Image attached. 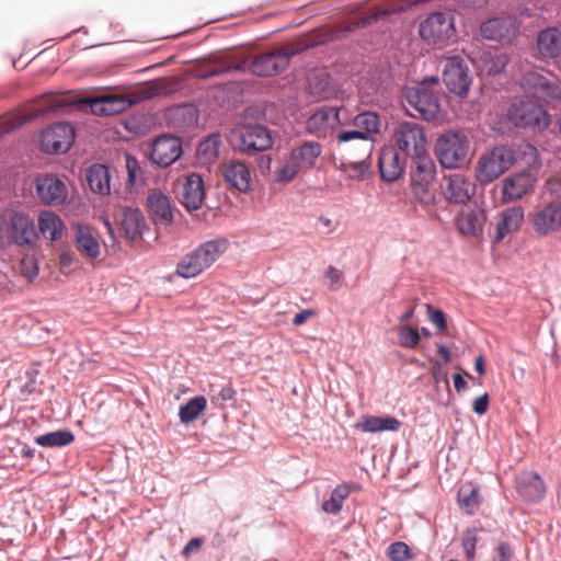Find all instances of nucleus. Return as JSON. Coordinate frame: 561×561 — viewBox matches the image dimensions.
<instances>
[{
    "mask_svg": "<svg viewBox=\"0 0 561 561\" xmlns=\"http://www.w3.org/2000/svg\"><path fill=\"white\" fill-rule=\"evenodd\" d=\"M437 77L425 78L417 87L409 88L405 91V102L415 113L414 117H421L427 122H435L442 118L440 93Z\"/></svg>",
    "mask_w": 561,
    "mask_h": 561,
    "instance_id": "f257e3e1",
    "label": "nucleus"
},
{
    "mask_svg": "<svg viewBox=\"0 0 561 561\" xmlns=\"http://www.w3.org/2000/svg\"><path fill=\"white\" fill-rule=\"evenodd\" d=\"M227 250V241L209 240L185 254L176 265V274L193 278L209 268Z\"/></svg>",
    "mask_w": 561,
    "mask_h": 561,
    "instance_id": "f03ea898",
    "label": "nucleus"
},
{
    "mask_svg": "<svg viewBox=\"0 0 561 561\" xmlns=\"http://www.w3.org/2000/svg\"><path fill=\"white\" fill-rule=\"evenodd\" d=\"M470 140L463 131L448 130L435 142V153L445 169H457L463 165L469 156Z\"/></svg>",
    "mask_w": 561,
    "mask_h": 561,
    "instance_id": "7ed1b4c3",
    "label": "nucleus"
},
{
    "mask_svg": "<svg viewBox=\"0 0 561 561\" xmlns=\"http://www.w3.org/2000/svg\"><path fill=\"white\" fill-rule=\"evenodd\" d=\"M516 161V152L510 146H496L482 154L478 162L477 179L488 184L505 173Z\"/></svg>",
    "mask_w": 561,
    "mask_h": 561,
    "instance_id": "20e7f679",
    "label": "nucleus"
},
{
    "mask_svg": "<svg viewBox=\"0 0 561 561\" xmlns=\"http://www.w3.org/2000/svg\"><path fill=\"white\" fill-rule=\"evenodd\" d=\"M507 118L516 127L523 128L543 129L550 124V115L533 100H519L512 103L507 110Z\"/></svg>",
    "mask_w": 561,
    "mask_h": 561,
    "instance_id": "39448f33",
    "label": "nucleus"
},
{
    "mask_svg": "<svg viewBox=\"0 0 561 561\" xmlns=\"http://www.w3.org/2000/svg\"><path fill=\"white\" fill-rule=\"evenodd\" d=\"M393 140L396 149L407 158L427 151L425 130L414 122L400 123L393 130Z\"/></svg>",
    "mask_w": 561,
    "mask_h": 561,
    "instance_id": "423d86ee",
    "label": "nucleus"
},
{
    "mask_svg": "<svg viewBox=\"0 0 561 561\" xmlns=\"http://www.w3.org/2000/svg\"><path fill=\"white\" fill-rule=\"evenodd\" d=\"M352 124L354 125V127H356V129L340 131L336 135V139L341 144L345 145V149L347 151L351 149L347 144L350 140H357L358 147H364L365 144H368L369 150H373L374 145L371 134L379 133V116L373 112L359 113L353 118Z\"/></svg>",
    "mask_w": 561,
    "mask_h": 561,
    "instance_id": "0eeeda50",
    "label": "nucleus"
},
{
    "mask_svg": "<svg viewBox=\"0 0 561 561\" xmlns=\"http://www.w3.org/2000/svg\"><path fill=\"white\" fill-rule=\"evenodd\" d=\"M297 51L290 46H284L272 51L263 53L251 62V71L260 77H270L284 71L290 58Z\"/></svg>",
    "mask_w": 561,
    "mask_h": 561,
    "instance_id": "6e6552de",
    "label": "nucleus"
},
{
    "mask_svg": "<svg viewBox=\"0 0 561 561\" xmlns=\"http://www.w3.org/2000/svg\"><path fill=\"white\" fill-rule=\"evenodd\" d=\"M522 84L525 90L533 92L535 96L546 102L561 99L560 82L551 73L546 76L539 70L527 71L523 76Z\"/></svg>",
    "mask_w": 561,
    "mask_h": 561,
    "instance_id": "1a4fd4ad",
    "label": "nucleus"
},
{
    "mask_svg": "<svg viewBox=\"0 0 561 561\" xmlns=\"http://www.w3.org/2000/svg\"><path fill=\"white\" fill-rule=\"evenodd\" d=\"M419 32L421 37L430 43H445L455 34L453 18L443 12H434L420 24Z\"/></svg>",
    "mask_w": 561,
    "mask_h": 561,
    "instance_id": "9d476101",
    "label": "nucleus"
},
{
    "mask_svg": "<svg viewBox=\"0 0 561 561\" xmlns=\"http://www.w3.org/2000/svg\"><path fill=\"white\" fill-rule=\"evenodd\" d=\"M75 140V129L68 123H57L41 134V147L47 153L67 152Z\"/></svg>",
    "mask_w": 561,
    "mask_h": 561,
    "instance_id": "9b49d317",
    "label": "nucleus"
},
{
    "mask_svg": "<svg viewBox=\"0 0 561 561\" xmlns=\"http://www.w3.org/2000/svg\"><path fill=\"white\" fill-rule=\"evenodd\" d=\"M443 80L451 93L466 96L471 84V77L465 60L459 57L447 58L443 70Z\"/></svg>",
    "mask_w": 561,
    "mask_h": 561,
    "instance_id": "f8f14e48",
    "label": "nucleus"
},
{
    "mask_svg": "<svg viewBox=\"0 0 561 561\" xmlns=\"http://www.w3.org/2000/svg\"><path fill=\"white\" fill-rule=\"evenodd\" d=\"M486 214L478 205H465L455 217V225L460 234L478 238L483 233Z\"/></svg>",
    "mask_w": 561,
    "mask_h": 561,
    "instance_id": "ddd939ff",
    "label": "nucleus"
},
{
    "mask_svg": "<svg viewBox=\"0 0 561 561\" xmlns=\"http://www.w3.org/2000/svg\"><path fill=\"white\" fill-rule=\"evenodd\" d=\"M273 144L268 129L260 124L244 125L239 133L238 148L245 154H253L271 148Z\"/></svg>",
    "mask_w": 561,
    "mask_h": 561,
    "instance_id": "4468645a",
    "label": "nucleus"
},
{
    "mask_svg": "<svg viewBox=\"0 0 561 561\" xmlns=\"http://www.w3.org/2000/svg\"><path fill=\"white\" fill-rule=\"evenodd\" d=\"M36 193L39 201L48 206H60L68 198L66 183L55 174H44L36 179Z\"/></svg>",
    "mask_w": 561,
    "mask_h": 561,
    "instance_id": "2eb2a0df",
    "label": "nucleus"
},
{
    "mask_svg": "<svg viewBox=\"0 0 561 561\" xmlns=\"http://www.w3.org/2000/svg\"><path fill=\"white\" fill-rule=\"evenodd\" d=\"M340 108L322 107L310 115L305 124L306 131L317 138L330 136L335 127L343 124L340 118Z\"/></svg>",
    "mask_w": 561,
    "mask_h": 561,
    "instance_id": "dca6fc26",
    "label": "nucleus"
},
{
    "mask_svg": "<svg viewBox=\"0 0 561 561\" xmlns=\"http://www.w3.org/2000/svg\"><path fill=\"white\" fill-rule=\"evenodd\" d=\"M476 193V184L465 174L455 173L444 178L442 194L451 204H466Z\"/></svg>",
    "mask_w": 561,
    "mask_h": 561,
    "instance_id": "f3484780",
    "label": "nucleus"
},
{
    "mask_svg": "<svg viewBox=\"0 0 561 561\" xmlns=\"http://www.w3.org/2000/svg\"><path fill=\"white\" fill-rule=\"evenodd\" d=\"M148 98L147 92L141 91L131 99L118 95H105L101 98L90 99V110L94 115L111 116L127 110L131 104L140 102Z\"/></svg>",
    "mask_w": 561,
    "mask_h": 561,
    "instance_id": "a211bd4d",
    "label": "nucleus"
},
{
    "mask_svg": "<svg viewBox=\"0 0 561 561\" xmlns=\"http://www.w3.org/2000/svg\"><path fill=\"white\" fill-rule=\"evenodd\" d=\"M530 221L535 232L548 236L561 229V202L553 201L534 213Z\"/></svg>",
    "mask_w": 561,
    "mask_h": 561,
    "instance_id": "6ab92c4d",
    "label": "nucleus"
},
{
    "mask_svg": "<svg viewBox=\"0 0 561 561\" xmlns=\"http://www.w3.org/2000/svg\"><path fill=\"white\" fill-rule=\"evenodd\" d=\"M56 107L57 105L51 103L46 105L39 104L30 108H24L21 111H14L4 114L0 117V137H2L4 134L14 130L15 128L22 126L27 122H32L39 116H43L49 112L55 111Z\"/></svg>",
    "mask_w": 561,
    "mask_h": 561,
    "instance_id": "aec40b11",
    "label": "nucleus"
},
{
    "mask_svg": "<svg viewBox=\"0 0 561 561\" xmlns=\"http://www.w3.org/2000/svg\"><path fill=\"white\" fill-rule=\"evenodd\" d=\"M373 150H369V145L365 144L364 147H358V153L354 159H346L341 161L337 170L344 175L345 179L364 181L371 174V157Z\"/></svg>",
    "mask_w": 561,
    "mask_h": 561,
    "instance_id": "412c9836",
    "label": "nucleus"
},
{
    "mask_svg": "<svg viewBox=\"0 0 561 561\" xmlns=\"http://www.w3.org/2000/svg\"><path fill=\"white\" fill-rule=\"evenodd\" d=\"M181 154L182 142L180 138L163 135L153 141L150 151V160L160 167H169L176 161Z\"/></svg>",
    "mask_w": 561,
    "mask_h": 561,
    "instance_id": "4be33fe9",
    "label": "nucleus"
},
{
    "mask_svg": "<svg viewBox=\"0 0 561 561\" xmlns=\"http://www.w3.org/2000/svg\"><path fill=\"white\" fill-rule=\"evenodd\" d=\"M220 173L230 188L247 193L252 186V176L249 167L238 160H229L221 164Z\"/></svg>",
    "mask_w": 561,
    "mask_h": 561,
    "instance_id": "5701e85b",
    "label": "nucleus"
},
{
    "mask_svg": "<svg viewBox=\"0 0 561 561\" xmlns=\"http://www.w3.org/2000/svg\"><path fill=\"white\" fill-rule=\"evenodd\" d=\"M178 185V194L185 208L188 210L201 208L205 197L204 182L201 175L196 173L188 174L182 181H179Z\"/></svg>",
    "mask_w": 561,
    "mask_h": 561,
    "instance_id": "b1692460",
    "label": "nucleus"
},
{
    "mask_svg": "<svg viewBox=\"0 0 561 561\" xmlns=\"http://www.w3.org/2000/svg\"><path fill=\"white\" fill-rule=\"evenodd\" d=\"M535 183L536 178L529 171H523L506 178L502 183V201L510 203L520 199L534 190Z\"/></svg>",
    "mask_w": 561,
    "mask_h": 561,
    "instance_id": "393cba45",
    "label": "nucleus"
},
{
    "mask_svg": "<svg viewBox=\"0 0 561 561\" xmlns=\"http://www.w3.org/2000/svg\"><path fill=\"white\" fill-rule=\"evenodd\" d=\"M480 31L485 39L511 42L517 35L518 26L512 16L494 18L484 22Z\"/></svg>",
    "mask_w": 561,
    "mask_h": 561,
    "instance_id": "a878e982",
    "label": "nucleus"
},
{
    "mask_svg": "<svg viewBox=\"0 0 561 561\" xmlns=\"http://www.w3.org/2000/svg\"><path fill=\"white\" fill-rule=\"evenodd\" d=\"M516 490L519 496L528 503H538L546 495V484L542 478L534 471H524L516 478Z\"/></svg>",
    "mask_w": 561,
    "mask_h": 561,
    "instance_id": "bb28decb",
    "label": "nucleus"
},
{
    "mask_svg": "<svg viewBox=\"0 0 561 561\" xmlns=\"http://www.w3.org/2000/svg\"><path fill=\"white\" fill-rule=\"evenodd\" d=\"M407 157L394 148H388L381 151L379 156L380 175L388 182H393L400 178L405 168Z\"/></svg>",
    "mask_w": 561,
    "mask_h": 561,
    "instance_id": "cd10ccee",
    "label": "nucleus"
},
{
    "mask_svg": "<svg viewBox=\"0 0 561 561\" xmlns=\"http://www.w3.org/2000/svg\"><path fill=\"white\" fill-rule=\"evenodd\" d=\"M525 217V210L522 206H513L504 209L499 217L494 241L501 242L507 234L520 229Z\"/></svg>",
    "mask_w": 561,
    "mask_h": 561,
    "instance_id": "c85d7f7f",
    "label": "nucleus"
},
{
    "mask_svg": "<svg viewBox=\"0 0 561 561\" xmlns=\"http://www.w3.org/2000/svg\"><path fill=\"white\" fill-rule=\"evenodd\" d=\"M321 153L322 146L317 141L309 140L295 147L290 152V158L301 172H307L316 167Z\"/></svg>",
    "mask_w": 561,
    "mask_h": 561,
    "instance_id": "c756f323",
    "label": "nucleus"
},
{
    "mask_svg": "<svg viewBox=\"0 0 561 561\" xmlns=\"http://www.w3.org/2000/svg\"><path fill=\"white\" fill-rule=\"evenodd\" d=\"M10 237L19 245H30L36 239L32 219L23 214H14L10 221Z\"/></svg>",
    "mask_w": 561,
    "mask_h": 561,
    "instance_id": "7c9ffc66",
    "label": "nucleus"
},
{
    "mask_svg": "<svg viewBox=\"0 0 561 561\" xmlns=\"http://www.w3.org/2000/svg\"><path fill=\"white\" fill-rule=\"evenodd\" d=\"M537 49L542 58L561 57V30L548 27L541 31L537 36Z\"/></svg>",
    "mask_w": 561,
    "mask_h": 561,
    "instance_id": "2f4dec72",
    "label": "nucleus"
},
{
    "mask_svg": "<svg viewBox=\"0 0 561 561\" xmlns=\"http://www.w3.org/2000/svg\"><path fill=\"white\" fill-rule=\"evenodd\" d=\"M119 224L125 237L129 240L140 239L147 227L144 215L136 208H124Z\"/></svg>",
    "mask_w": 561,
    "mask_h": 561,
    "instance_id": "473e14b6",
    "label": "nucleus"
},
{
    "mask_svg": "<svg viewBox=\"0 0 561 561\" xmlns=\"http://www.w3.org/2000/svg\"><path fill=\"white\" fill-rule=\"evenodd\" d=\"M355 427L365 433H378L383 431L398 432L401 427V422L390 415H363Z\"/></svg>",
    "mask_w": 561,
    "mask_h": 561,
    "instance_id": "72a5a7b5",
    "label": "nucleus"
},
{
    "mask_svg": "<svg viewBox=\"0 0 561 561\" xmlns=\"http://www.w3.org/2000/svg\"><path fill=\"white\" fill-rule=\"evenodd\" d=\"M431 182L412 183V195L414 201L426 211L433 220H440V216L435 209L437 197L435 192L430 188Z\"/></svg>",
    "mask_w": 561,
    "mask_h": 561,
    "instance_id": "f704fd0d",
    "label": "nucleus"
},
{
    "mask_svg": "<svg viewBox=\"0 0 561 561\" xmlns=\"http://www.w3.org/2000/svg\"><path fill=\"white\" fill-rule=\"evenodd\" d=\"M147 204L157 224L170 225L172 222L173 213L168 196L159 191H152L148 195Z\"/></svg>",
    "mask_w": 561,
    "mask_h": 561,
    "instance_id": "c9c22d12",
    "label": "nucleus"
},
{
    "mask_svg": "<svg viewBox=\"0 0 561 561\" xmlns=\"http://www.w3.org/2000/svg\"><path fill=\"white\" fill-rule=\"evenodd\" d=\"M38 229L44 238L57 241L62 238L65 224L57 214L44 210L38 216Z\"/></svg>",
    "mask_w": 561,
    "mask_h": 561,
    "instance_id": "e433bc0d",
    "label": "nucleus"
},
{
    "mask_svg": "<svg viewBox=\"0 0 561 561\" xmlns=\"http://www.w3.org/2000/svg\"><path fill=\"white\" fill-rule=\"evenodd\" d=\"M412 169L411 180L412 183L416 182H432L435 175V164L427 151L419 156L411 157Z\"/></svg>",
    "mask_w": 561,
    "mask_h": 561,
    "instance_id": "4c0bfd02",
    "label": "nucleus"
},
{
    "mask_svg": "<svg viewBox=\"0 0 561 561\" xmlns=\"http://www.w3.org/2000/svg\"><path fill=\"white\" fill-rule=\"evenodd\" d=\"M76 244L78 250L90 259H96L100 254V243L88 226L76 227Z\"/></svg>",
    "mask_w": 561,
    "mask_h": 561,
    "instance_id": "58836bf2",
    "label": "nucleus"
},
{
    "mask_svg": "<svg viewBox=\"0 0 561 561\" xmlns=\"http://www.w3.org/2000/svg\"><path fill=\"white\" fill-rule=\"evenodd\" d=\"M170 123L174 128L186 130L198 123V111L192 104H185L171 111Z\"/></svg>",
    "mask_w": 561,
    "mask_h": 561,
    "instance_id": "ea45409f",
    "label": "nucleus"
},
{
    "mask_svg": "<svg viewBox=\"0 0 561 561\" xmlns=\"http://www.w3.org/2000/svg\"><path fill=\"white\" fill-rule=\"evenodd\" d=\"M87 181L94 193L106 195L111 191L108 169L103 164H93L88 168Z\"/></svg>",
    "mask_w": 561,
    "mask_h": 561,
    "instance_id": "a19ab883",
    "label": "nucleus"
},
{
    "mask_svg": "<svg viewBox=\"0 0 561 561\" xmlns=\"http://www.w3.org/2000/svg\"><path fill=\"white\" fill-rule=\"evenodd\" d=\"M458 503L467 514H473L481 503L479 488L472 482L463 483L458 490Z\"/></svg>",
    "mask_w": 561,
    "mask_h": 561,
    "instance_id": "79ce46f5",
    "label": "nucleus"
},
{
    "mask_svg": "<svg viewBox=\"0 0 561 561\" xmlns=\"http://www.w3.org/2000/svg\"><path fill=\"white\" fill-rule=\"evenodd\" d=\"M221 147V139L218 134L209 135L205 140H203L197 148V158L204 163L208 164L214 162L218 156Z\"/></svg>",
    "mask_w": 561,
    "mask_h": 561,
    "instance_id": "37998d69",
    "label": "nucleus"
},
{
    "mask_svg": "<svg viewBox=\"0 0 561 561\" xmlns=\"http://www.w3.org/2000/svg\"><path fill=\"white\" fill-rule=\"evenodd\" d=\"M351 488L347 483H341L332 491L330 499L322 503V511L327 514H337L343 502L350 496Z\"/></svg>",
    "mask_w": 561,
    "mask_h": 561,
    "instance_id": "c03bdc74",
    "label": "nucleus"
},
{
    "mask_svg": "<svg viewBox=\"0 0 561 561\" xmlns=\"http://www.w3.org/2000/svg\"><path fill=\"white\" fill-rule=\"evenodd\" d=\"M73 439L70 431H56L37 436L35 442L43 447H62L71 444Z\"/></svg>",
    "mask_w": 561,
    "mask_h": 561,
    "instance_id": "a18cd8bd",
    "label": "nucleus"
},
{
    "mask_svg": "<svg viewBox=\"0 0 561 561\" xmlns=\"http://www.w3.org/2000/svg\"><path fill=\"white\" fill-rule=\"evenodd\" d=\"M206 408V399L198 396L188 400L186 404L181 407L179 416L182 423H191L196 420Z\"/></svg>",
    "mask_w": 561,
    "mask_h": 561,
    "instance_id": "49530a36",
    "label": "nucleus"
},
{
    "mask_svg": "<svg viewBox=\"0 0 561 561\" xmlns=\"http://www.w3.org/2000/svg\"><path fill=\"white\" fill-rule=\"evenodd\" d=\"M125 168L127 171V186L133 188L137 185V183L142 181V170L140 168L139 161L128 153L125 154Z\"/></svg>",
    "mask_w": 561,
    "mask_h": 561,
    "instance_id": "de8ad7c7",
    "label": "nucleus"
},
{
    "mask_svg": "<svg viewBox=\"0 0 561 561\" xmlns=\"http://www.w3.org/2000/svg\"><path fill=\"white\" fill-rule=\"evenodd\" d=\"M377 19H378V14L376 13L373 15L362 18L357 21L350 22L348 24L343 25V26H336L332 32L331 38L332 39H341L342 38V36L340 35L341 33H351L359 27H366V26L370 25Z\"/></svg>",
    "mask_w": 561,
    "mask_h": 561,
    "instance_id": "09e8293b",
    "label": "nucleus"
},
{
    "mask_svg": "<svg viewBox=\"0 0 561 561\" xmlns=\"http://www.w3.org/2000/svg\"><path fill=\"white\" fill-rule=\"evenodd\" d=\"M299 172L301 171L296 167L295 162L291 161V158H289V161L282 163L275 169L274 180L279 183H288L293 181Z\"/></svg>",
    "mask_w": 561,
    "mask_h": 561,
    "instance_id": "8fccbe9b",
    "label": "nucleus"
},
{
    "mask_svg": "<svg viewBox=\"0 0 561 561\" xmlns=\"http://www.w3.org/2000/svg\"><path fill=\"white\" fill-rule=\"evenodd\" d=\"M387 557L391 561H408L412 559V553L410 547L405 542L397 541L387 548Z\"/></svg>",
    "mask_w": 561,
    "mask_h": 561,
    "instance_id": "3c124183",
    "label": "nucleus"
},
{
    "mask_svg": "<svg viewBox=\"0 0 561 561\" xmlns=\"http://www.w3.org/2000/svg\"><path fill=\"white\" fill-rule=\"evenodd\" d=\"M398 337L400 345L407 348H414L420 343V334L417 330L403 325L398 329Z\"/></svg>",
    "mask_w": 561,
    "mask_h": 561,
    "instance_id": "603ef678",
    "label": "nucleus"
},
{
    "mask_svg": "<svg viewBox=\"0 0 561 561\" xmlns=\"http://www.w3.org/2000/svg\"><path fill=\"white\" fill-rule=\"evenodd\" d=\"M462 547L465 550V557L467 561H474L476 558V545L478 542V536L476 529H468L462 535Z\"/></svg>",
    "mask_w": 561,
    "mask_h": 561,
    "instance_id": "864d4df0",
    "label": "nucleus"
},
{
    "mask_svg": "<svg viewBox=\"0 0 561 561\" xmlns=\"http://www.w3.org/2000/svg\"><path fill=\"white\" fill-rule=\"evenodd\" d=\"M20 272L23 277L32 282L38 274V266L34 257H24L20 263Z\"/></svg>",
    "mask_w": 561,
    "mask_h": 561,
    "instance_id": "5fc2aeb1",
    "label": "nucleus"
},
{
    "mask_svg": "<svg viewBox=\"0 0 561 561\" xmlns=\"http://www.w3.org/2000/svg\"><path fill=\"white\" fill-rule=\"evenodd\" d=\"M518 152L525 158V162L528 165H540L537 148L528 142L522 144L518 147Z\"/></svg>",
    "mask_w": 561,
    "mask_h": 561,
    "instance_id": "6e6d98bb",
    "label": "nucleus"
},
{
    "mask_svg": "<svg viewBox=\"0 0 561 561\" xmlns=\"http://www.w3.org/2000/svg\"><path fill=\"white\" fill-rule=\"evenodd\" d=\"M427 314L430 321L437 327L439 331H444L447 328L445 313L439 309H434L431 306H427Z\"/></svg>",
    "mask_w": 561,
    "mask_h": 561,
    "instance_id": "4d7b16f0",
    "label": "nucleus"
},
{
    "mask_svg": "<svg viewBox=\"0 0 561 561\" xmlns=\"http://www.w3.org/2000/svg\"><path fill=\"white\" fill-rule=\"evenodd\" d=\"M242 68H243V65H241V64L230 65V66H227V67H224V66H220V65H213V66H209L207 68L206 73L204 75V77H216V76L222 75L225 72H230V71H233V70H241Z\"/></svg>",
    "mask_w": 561,
    "mask_h": 561,
    "instance_id": "13d9d810",
    "label": "nucleus"
},
{
    "mask_svg": "<svg viewBox=\"0 0 561 561\" xmlns=\"http://www.w3.org/2000/svg\"><path fill=\"white\" fill-rule=\"evenodd\" d=\"M488 408H489V396H488V393H484V394L478 397L473 401L472 409L479 415L484 414L488 411Z\"/></svg>",
    "mask_w": 561,
    "mask_h": 561,
    "instance_id": "bf43d9fd",
    "label": "nucleus"
},
{
    "mask_svg": "<svg viewBox=\"0 0 561 561\" xmlns=\"http://www.w3.org/2000/svg\"><path fill=\"white\" fill-rule=\"evenodd\" d=\"M336 144H337L340 151L345 156L346 159H354L355 156H357V153H358V141L357 140H350L347 142L351 148L348 151L345 149V145L341 144L337 139H336Z\"/></svg>",
    "mask_w": 561,
    "mask_h": 561,
    "instance_id": "052dcab7",
    "label": "nucleus"
},
{
    "mask_svg": "<svg viewBox=\"0 0 561 561\" xmlns=\"http://www.w3.org/2000/svg\"><path fill=\"white\" fill-rule=\"evenodd\" d=\"M506 66V57L502 54L495 55V62L493 66L488 68L489 75H497L501 73Z\"/></svg>",
    "mask_w": 561,
    "mask_h": 561,
    "instance_id": "680f3d73",
    "label": "nucleus"
},
{
    "mask_svg": "<svg viewBox=\"0 0 561 561\" xmlns=\"http://www.w3.org/2000/svg\"><path fill=\"white\" fill-rule=\"evenodd\" d=\"M203 546L202 538H192L183 548V556L190 557L192 553L197 552Z\"/></svg>",
    "mask_w": 561,
    "mask_h": 561,
    "instance_id": "e2e57ef3",
    "label": "nucleus"
},
{
    "mask_svg": "<svg viewBox=\"0 0 561 561\" xmlns=\"http://www.w3.org/2000/svg\"><path fill=\"white\" fill-rule=\"evenodd\" d=\"M513 557V550L508 543L502 542L497 547V560L499 561H511Z\"/></svg>",
    "mask_w": 561,
    "mask_h": 561,
    "instance_id": "0e129e2a",
    "label": "nucleus"
},
{
    "mask_svg": "<svg viewBox=\"0 0 561 561\" xmlns=\"http://www.w3.org/2000/svg\"><path fill=\"white\" fill-rule=\"evenodd\" d=\"M316 316V311L312 310V309H305L300 312H298L294 319H293V323L295 325H301L304 324L309 318Z\"/></svg>",
    "mask_w": 561,
    "mask_h": 561,
    "instance_id": "69168bd1",
    "label": "nucleus"
},
{
    "mask_svg": "<svg viewBox=\"0 0 561 561\" xmlns=\"http://www.w3.org/2000/svg\"><path fill=\"white\" fill-rule=\"evenodd\" d=\"M343 274L340 270L334 266H329L325 272V277L330 280L331 284H336L341 280Z\"/></svg>",
    "mask_w": 561,
    "mask_h": 561,
    "instance_id": "338daca9",
    "label": "nucleus"
},
{
    "mask_svg": "<svg viewBox=\"0 0 561 561\" xmlns=\"http://www.w3.org/2000/svg\"><path fill=\"white\" fill-rule=\"evenodd\" d=\"M236 394V391L233 390L232 387L230 386H227V387H224L220 392H219V398L222 400V401H230L233 399Z\"/></svg>",
    "mask_w": 561,
    "mask_h": 561,
    "instance_id": "774afa93",
    "label": "nucleus"
}]
</instances>
